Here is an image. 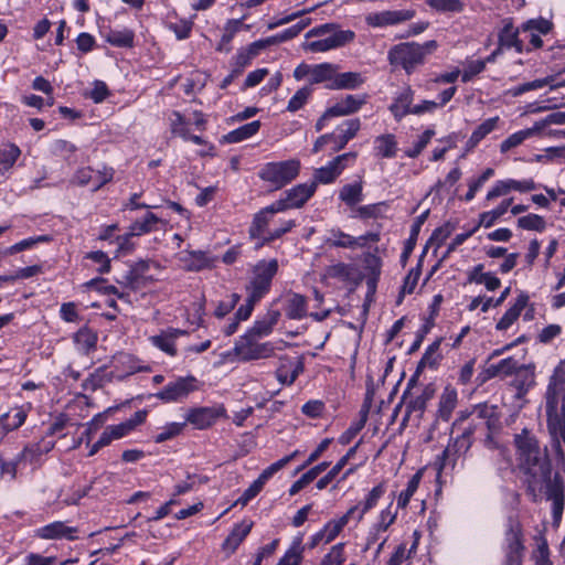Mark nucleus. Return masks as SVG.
Returning <instances> with one entry per match:
<instances>
[{
    "instance_id": "1",
    "label": "nucleus",
    "mask_w": 565,
    "mask_h": 565,
    "mask_svg": "<svg viewBox=\"0 0 565 565\" xmlns=\"http://www.w3.org/2000/svg\"><path fill=\"white\" fill-rule=\"evenodd\" d=\"M514 440L527 491L534 501L542 493L552 501L553 524L558 526L564 511V486L558 473L552 477V467L546 449H541L536 438L526 429L516 435Z\"/></svg>"
},
{
    "instance_id": "2",
    "label": "nucleus",
    "mask_w": 565,
    "mask_h": 565,
    "mask_svg": "<svg viewBox=\"0 0 565 565\" xmlns=\"http://www.w3.org/2000/svg\"><path fill=\"white\" fill-rule=\"evenodd\" d=\"M547 428L552 446L565 459V360L561 361L550 379L546 391Z\"/></svg>"
},
{
    "instance_id": "3",
    "label": "nucleus",
    "mask_w": 565,
    "mask_h": 565,
    "mask_svg": "<svg viewBox=\"0 0 565 565\" xmlns=\"http://www.w3.org/2000/svg\"><path fill=\"white\" fill-rule=\"evenodd\" d=\"M437 46L435 40L423 44L416 42L399 43L388 50L387 60L391 66L401 67L409 75L417 66L424 64L426 56L431 54Z\"/></svg>"
},
{
    "instance_id": "4",
    "label": "nucleus",
    "mask_w": 565,
    "mask_h": 565,
    "mask_svg": "<svg viewBox=\"0 0 565 565\" xmlns=\"http://www.w3.org/2000/svg\"><path fill=\"white\" fill-rule=\"evenodd\" d=\"M308 35L324 36L323 39L316 40L307 44V50L310 52H327L344 46L355 39V33L353 31L337 30L335 24L332 23L315 28Z\"/></svg>"
},
{
    "instance_id": "5",
    "label": "nucleus",
    "mask_w": 565,
    "mask_h": 565,
    "mask_svg": "<svg viewBox=\"0 0 565 565\" xmlns=\"http://www.w3.org/2000/svg\"><path fill=\"white\" fill-rule=\"evenodd\" d=\"M524 534L520 520L509 516L504 532L503 552L505 565H521L524 556Z\"/></svg>"
},
{
    "instance_id": "6",
    "label": "nucleus",
    "mask_w": 565,
    "mask_h": 565,
    "mask_svg": "<svg viewBox=\"0 0 565 565\" xmlns=\"http://www.w3.org/2000/svg\"><path fill=\"white\" fill-rule=\"evenodd\" d=\"M278 271V262L270 259L259 262L253 270V277L246 287L252 300L259 301L270 290L271 281Z\"/></svg>"
},
{
    "instance_id": "7",
    "label": "nucleus",
    "mask_w": 565,
    "mask_h": 565,
    "mask_svg": "<svg viewBox=\"0 0 565 565\" xmlns=\"http://www.w3.org/2000/svg\"><path fill=\"white\" fill-rule=\"evenodd\" d=\"M300 170V161L290 159L280 162H268L260 170L262 180L274 184L276 188H282L297 178Z\"/></svg>"
},
{
    "instance_id": "8",
    "label": "nucleus",
    "mask_w": 565,
    "mask_h": 565,
    "mask_svg": "<svg viewBox=\"0 0 565 565\" xmlns=\"http://www.w3.org/2000/svg\"><path fill=\"white\" fill-rule=\"evenodd\" d=\"M472 434L473 428H466L460 436L445 448L437 461L439 472L448 468H455L458 457L471 447Z\"/></svg>"
},
{
    "instance_id": "9",
    "label": "nucleus",
    "mask_w": 565,
    "mask_h": 565,
    "mask_svg": "<svg viewBox=\"0 0 565 565\" xmlns=\"http://www.w3.org/2000/svg\"><path fill=\"white\" fill-rule=\"evenodd\" d=\"M198 380L194 376L178 377L168 383L154 394L163 403H179L184 401L192 392L198 390Z\"/></svg>"
},
{
    "instance_id": "10",
    "label": "nucleus",
    "mask_w": 565,
    "mask_h": 565,
    "mask_svg": "<svg viewBox=\"0 0 565 565\" xmlns=\"http://www.w3.org/2000/svg\"><path fill=\"white\" fill-rule=\"evenodd\" d=\"M255 339V337L245 333L236 341L234 351L241 360L265 359L274 353V347L270 342L257 343Z\"/></svg>"
},
{
    "instance_id": "11",
    "label": "nucleus",
    "mask_w": 565,
    "mask_h": 565,
    "mask_svg": "<svg viewBox=\"0 0 565 565\" xmlns=\"http://www.w3.org/2000/svg\"><path fill=\"white\" fill-rule=\"evenodd\" d=\"M416 14L415 10H385L372 12L365 17V22L372 28L393 26L412 20Z\"/></svg>"
},
{
    "instance_id": "12",
    "label": "nucleus",
    "mask_w": 565,
    "mask_h": 565,
    "mask_svg": "<svg viewBox=\"0 0 565 565\" xmlns=\"http://www.w3.org/2000/svg\"><path fill=\"white\" fill-rule=\"evenodd\" d=\"M113 179V170L95 171L89 167L78 169L74 174L72 182L77 185H88L92 183L93 191L99 190L104 184Z\"/></svg>"
},
{
    "instance_id": "13",
    "label": "nucleus",
    "mask_w": 565,
    "mask_h": 565,
    "mask_svg": "<svg viewBox=\"0 0 565 565\" xmlns=\"http://www.w3.org/2000/svg\"><path fill=\"white\" fill-rule=\"evenodd\" d=\"M305 365L302 358L281 356L279 366L276 371L277 380L282 385H291L296 379L303 372Z\"/></svg>"
},
{
    "instance_id": "14",
    "label": "nucleus",
    "mask_w": 565,
    "mask_h": 565,
    "mask_svg": "<svg viewBox=\"0 0 565 565\" xmlns=\"http://www.w3.org/2000/svg\"><path fill=\"white\" fill-rule=\"evenodd\" d=\"M77 529L67 526L62 521H55L41 526L35 530L34 534L36 537L42 540H68L74 541L76 539Z\"/></svg>"
},
{
    "instance_id": "15",
    "label": "nucleus",
    "mask_w": 565,
    "mask_h": 565,
    "mask_svg": "<svg viewBox=\"0 0 565 565\" xmlns=\"http://www.w3.org/2000/svg\"><path fill=\"white\" fill-rule=\"evenodd\" d=\"M223 414V407H199L188 413L186 420L198 429H205L212 426Z\"/></svg>"
},
{
    "instance_id": "16",
    "label": "nucleus",
    "mask_w": 565,
    "mask_h": 565,
    "mask_svg": "<svg viewBox=\"0 0 565 565\" xmlns=\"http://www.w3.org/2000/svg\"><path fill=\"white\" fill-rule=\"evenodd\" d=\"M367 96L363 95H347L341 100H338L333 106L328 108V115L335 117L349 116L356 113L365 103Z\"/></svg>"
},
{
    "instance_id": "17",
    "label": "nucleus",
    "mask_w": 565,
    "mask_h": 565,
    "mask_svg": "<svg viewBox=\"0 0 565 565\" xmlns=\"http://www.w3.org/2000/svg\"><path fill=\"white\" fill-rule=\"evenodd\" d=\"M28 417V411L23 406H17L0 416V439L8 433L20 428Z\"/></svg>"
},
{
    "instance_id": "18",
    "label": "nucleus",
    "mask_w": 565,
    "mask_h": 565,
    "mask_svg": "<svg viewBox=\"0 0 565 565\" xmlns=\"http://www.w3.org/2000/svg\"><path fill=\"white\" fill-rule=\"evenodd\" d=\"M361 128V121L359 118L345 120L341 126L338 127V134H333L331 139L334 143L333 151H340L347 143L353 139Z\"/></svg>"
},
{
    "instance_id": "19",
    "label": "nucleus",
    "mask_w": 565,
    "mask_h": 565,
    "mask_svg": "<svg viewBox=\"0 0 565 565\" xmlns=\"http://www.w3.org/2000/svg\"><path fill=\"white\" fill-rule=\"evenodd\" d=\"M184 334H186V331L184 330L168 329L162 331L160 334L150 337L149 340L156 348L171 356H174L177 354L175 340Z\"/></svg>"
},
{
    "instance_id": "20",
    "label": "nucleus",
    "mask_w": 565,
    "mask_h": 565,
    "mask_svg": "<svg viewBox=\"0 0 565 565\" xmlns=\"http://www.w3.org/2000/svg\"><path fill=\"white\" fill-rule=\"evenodd\" d=\"M280 318V311L276 309H269L266 315L256 320L253 327L246 332L255 338H264L273 332L274 327L277 324Z\"/></svg>"
},
{
    "instance_id": "21",
    "label": "nucleus",
    "mask_w": 565,
    "mask_h": 565,
    "mask_svg": "<svg viewBox=\"0 0 565 565\" xmlns=\"http://www.w3.org/2000/svg\"><path fill=\"white\" fill-rule=\"evenodd\" d=\"M344 526H345L344 520H340V519L330 520L329 522H327L324 524V526L319 532H317L315 535H312L309 547L313 548L317 545H319L321 542L330 543L340 534V532L342 531V529Z\"/></svg>"
},
{
    "instance_id": "22",
    "label": "nucleus",
    "mask_w": 565,
    "mask_h": 565,
    "mask_svg": "<svg viewBox=\"0 0 565 565\" xmlns=\"http://www.w3.org/2000/svg\"><path fill=\"white\" fill-rule=\"evenodd\" d=\"M529 296L525 292H521L515 303L510 307L502 318L498 321L495 329L499 331L508 330L520 317L522 310L527 306Z\"/></svg>"
},
{
    "instance_id": "23",
    "label": "nucleus",
    "mask_w": 565,
    "mask_h": 565,
    "mask_svg": "<svg viewBox=\"0 0 565 565\" xmlns=\"http://www.w3.org/2000/svg\"><path fill=\"white\" fill-rule=\"evenodd\" d=\"M413 99L414 92L411 87H406L395 97L393 104L390 106V110L397 121L402 120L406 115L413 114Z\"/></svg>"
},
{
    "instance_id": "24",
    "label": "nucleus",
    "mask_w": 565,
    "mask_h": 565,
    "mask_svg": "<svg viewBox=\"0 0 565 565\" xmlns=\"http://www.w3.org/2000/svg\"><path fill=\"white\" fill-rule=\"evenodd\" d=\"M364 83V78L361 73L358 72H345L338 73L335 71L334 78L329 85L331 90L340 89H356Z\"/></svg>"
},
{
    "instance_id": "25",
    "label": "nucleus",
    "mask_w": 565,
    "mask_h": 565,
    "mask_svg": "<svg viewBox=\"0 0 565 565\" xmlns=\"http://www.w3.org/2000/svg\"><path fill=\"white\" fill-rule=\"evenodd\" d=\"M316 192V183H302L287 192V200L292 209L301 207Z\"/></svg>"
},
{
    "instance_id": "26",
    "label": "nucleus",
    "mask_w": 565,
    "mask_h": 565,
    "mask_svg": "<svg viewBox=\"0 0 565 565\" xmlns=\"http://www.w3.org/2000/svg\"><path fill=\"white\" fill-rule=\"evenodd\" d=\"M253 523L243 521L234 526L230 535L223 543V548L234 553L244 539L249 534Z\"/></svg>"
},
{
    "instance_id": "27",
    "label": "nucleus",
    "mask_w": 565,
    "mask_h": 565,
    "mask_svg": "<svg viewBox=\"0 0 565 565\" xmlns=\"http://www.w3.org/2000/svg\"><path fill=\"white\" fill-rule=\"evenodd\" d=\"M518 35L519 29H515L510 20L504 21V26L499 33L500 45L507 49L514 47L518 53H522L523 43Z\"/></svg>"
},
{
    "instance_id": "28",
    "label": "nucleus",
    "mask_w": 565,
    "mask_h": 565,
    "mask_svg": "<svg viewBox=\"0 0 565 565\" xmlns=\"http://www.w3.org/2000/svg\"><path fill=\"white\" fill-rule=\"evenodd\" d=\"M374 152L379 158H394L397 153V141L394 135L385 134L374 140Z\"/></svg>"
},
{
    "instance_id": "29",
    "label": "nucleus",
    "mask_w": 565,
    "mask_h": 565,
    "mask_svg": "<svg viewBox=\"0 0 565 565\" xmlns=\"http://www.w3.org/2000/svg\"><path fill=\"white\" fill-rule=\"evenodd\" d=\"M335 71H338V65L332 63L312 65L310 84L324 83V87L329 89V85L334 78Z\"/></svg>"
},
{
    "instance_id": "30",
    "label": "nucleus",
    "mask_w": 565,
    "mask_h": 565,
    "mask_svg": "<svg viewBox=\"0 0 565 565\" xmlns=\"http://www.w3.org/2000/svg\"><path fill=\"white\" fill-rule=\"evenodd\" d=\"M472 414L476 415L477 418L486 420L489 431L497 429L500 425V416L498 406L495 405L487 403L478 404L475 406Z\"/></svg>"
},
{
    "instance_id": "31",
    "label": "nucleus",
    "mask_w": 565,
    "mask_h": 565,
    "mask_svg": "<svg viewBox=\"0 0 565 565\" xmlns=\"http://www.w3.org/2000/svg\"><path fill=\"white\" fill-rule=\"evenodd\" d=\"M285 312L289 319H303L307 316L306 297L299 294H291L286 300Z\"/></svg>"
},
{
    "instance_id": "32",
    "label": "nucleus",
    "mask_w": 565,
    "mask_h": 565,
    "mask_svg": "<svg viewBox=\"0 0 565 565\" xmlns=\"http://www.w3.org/2000/svg\"><path fill=\"white\" fill-rule=\"evenodd\" d=\"M457 405V392L454 388L446 387L440 395L437 417L448 422Z\"/></svg>"
},
{
    "instance_id": "33",
    "label": "nucleus",
    "mask_w": 565,
    "mask_h": 565,
    "mask_svg": "<svg viewBox=\"0 0 565 565\" xmlns=\"http://www.w3.org/2000/svg\"><path fill=\"white\" fill-rule=\"evenodd\" d=\"M521 367L522 365L516 360H514L513 358H507L501 360L497 364H491L490 366H488L486 373L487 377H507L516 373Z\"/></svg>"
},
{
    "instance_id": "34",
    "label": "nucleus",
    "mask_w": 565,
    "mask_h": 565,
    "mask_svg": "<svg viewBox=\"0 0 565 565\" xmlns=\"http://www.w3.org/2000/svg\"><path fill=\"white\" fill-rule=\"evenodd\" d=\"M435 392H436V390L433 384L426 385L425 388L423 390V392L418 396L411 399L406 404L407 415H409L412 413H418V415L422 417L426 409L427 402L433 398V396L435 395Z\"/></svg>"
},
{
    "instance_id": "35",
    "label": "nucleus",
    "mask_w": 565,
    "mask_h": 565,
    "mask_svg": "<svg viewBox=\"0 0 565 565\" xmlns=\"http://www.w3.org/2000/svg\"><path fill=\"white\" fill-rule=\"evenodd\" d=\"M54 446L55 441L42 439L39 443L26 445L21 452V457L30 462L38 461L43 455L50 452Z\"/></svg>"
},
{
    "instance_id": "36",
    "label": "nucleus",
    "mask_w": 565,
    "mask_h": 565,
    "mask_svg": "<svg viewBox=\"0 0 565 565\" xmlns=\"http://www.w3.org/2000/svg\"><path fill=\"white\" fill-rule=\"evenodd\" d=\"M271 215L267 213V210L262 209L254 215L253 222L249 226L248 234L253 239H258V242L263 241V237H266L265 231L271 220Z\"/></svg>"
},
{
    "instance_id": "37",
    "label": "nucleus",
    "mask_w": 565,
    "mask_h": 565,
    "mask_svg": "<svg viewBox=\"0 0 565 565\" xmlns=\"http://www.w3.org/2000/svg\"><path fill=\"white\" fill-rule=\"evenodd\" d=\"M329 465H330L329 462L323 461V462H320L319 465L312 467L311 469H309L297 481H295L291 484V487L289 489V494L290 495L297 494L306 486H308L310 482H312L320 473H322L329 467Z\"/></svg>"
},
{
    "instance_id": "38",
    "label": "nucleus",
    "mask_w": 565,
    "mask_h": 565,
    "mask_svg": "<svg viewBox=\"0 0 565 565\" xmlns=\"http://www.w3.org/2000/svg\"><path fill=\"white\" fill-rule=\"evenodd\" d=\"M134 32L127 28L121 30L110 29L105 34L106 42L116 47H131L134 45Z\"/></svg>"
},
{
    "instance_id": "39",
    "label": "nucleus",
    "mask_w": 565,
    "mask_h": 565,
    "mask_svg": "<svg viewBox=\"0 0 565 565\" xmlns=\"http://www.w3.org/2000/svg\"><path fill=\"white\" fill-rule=\"evenodd\" d=\"M259 128H260V121L254 120L252 122H248V124H245V125L238 127L237 129L230 131L225 136V140L230 143L241 142V141L246 140V139L253 137L254 135H256L258 132Z\"/></svg>"
},
{
    "instance_id": "40",
    "label": "nucleus",
    "mask_w": 565,
    "mask_h": 565,
    "mask_svg": "<svg viewBox=\"0 0 565 565\" xmlns=\"http://www.w3.org/2000/svg\"><path fill=\"white\" fill-rule=\"evenodd\" d=\"M385 493V487L383 483L375 486L366 495L365 500L360 502V509L358 515L355 516V522L359 523L364 515L372 510L379 502V500Z\"/></svg>"
},
{
    "instance_id": "41",
    "label": "nucleus",
    "mask_w": 565,
    "mask_h": 565,
    "mask_svg": "<svg viewBox=\"0 0 565 565\" xmlns=\"http://www.w3.org/2000/svg\"><path fill=\"white\" fill-rule=\"evenodd\" d=\"M162 221L153 213L148 212L142 218L135 221L129 230L130 235L140 236L157 230L156 225Z\"/></svg>"
},
{
    "instance_id": "42",
    "label": "nucleus",
    "mask_w": 565,
    "mask_h": 565,
    "mask_svg": "<svg viewBox=\"0 0 565 565\" xmlns=\"http://www.w3.org/2000/svg\"><path fill=\"white\" fill-rule=\"evenodd\" d=\"M21 154V150L14 143H9L0 148V172L9 171Z\"/></svg>"
},
{
    "instance_id": "43",
    "label": "nucleus",
    "mask_w": 565,
    "mask_h": 565,
    "mask_svg": "<svg viewBox=\"0 0 565 565\" xmlns=\"http://www.w3.org/2000/svg\"><path fill=\"white\" fill-rule=\"evenodd\" d=\"M535 134H537V127H534V126L531 128L523 129V130L512 134L511 136H509L507 139H504L501 142V145H500L501 152H503V153L508 152L512 148L520 146L524 140L534 136Z\"/></svg>"
},
{
    "instance_id": "44",
    "label": "nucleus",
    "mask_w": 565,
    "mask_h": 565,
    "mask_svg": "<svg viewBox=\"0 0 565 565\" xmlns=\"http://www.w3.org/2000/svg\"><path fill=\"white\" fill-rule=\"evenodd\" d=\"M499 122V117H492L486 119L483 122H481L471 134L468 145L470 147H476L486 136H488L490 132H492Z\"/></svg>"
},
{
    "instance_id": "45",
    "label": "nucleus",
    "mask_w": 565,
    "mask_h": 565,
    "mask_svg": "<svg viewBox=\"0 0 565 565\" xmlns=\"http://www.w3.org/2000/svg\"><path fill=\"white\" fill-rule=\"evenodd\" d=\"M74 341L81 351L88 353L90 350L96 348L97 334L88 328H81L75 333Z\"/></svg>"
},
{
    "instance_id": "46",
    "label": "nucleus",
    "mask_w": 565,
    "mask_h": 565,
    "mask_svg": "<svg viewBox=\"0 0 565 565\" xmlns=\"http://www.w3.org/2000/svg\"><path fill=\"white\" fill-rule=\"evenodd\" d=\"M511 202L512 199L504 200L500 203V205H498L492 211L481 213L479 223L477 225L478 228L480 226H484L487 228L491 227L499 217L507 213L509 206L511 205Z\"/></svg>"
},
{
    "instance_id": "47",
    "label": "nucleus",
    "mask_w": 565,
    "mask_h": 565,
    "mask_svg": "<svg viewBox=\"0 0 565 565\" xmlns=\"http://www.w3.org/2000/svg\"><path fill=\"white\" fill-rule=\"evenodd\" d=\"M339 198L349 206L358 204L362 201V184L353 183L343 185L340 190Z\"/></svg>"
},
{
    "instance_id": "48",
    "label": "nucleus",
    "mask_w": 565,
    "mask_h": 565,
    "mask_svg": "<svg viewBox=\"0 0 565 565\" xmlns=\"http://www.w3.org/2000/svg\"><path fill=\"white\" fill-rule=\"evenodd\" d=\"M181 260L185 264L186 269L192 271H199L209 265L205 253L201 250L189 252L181 257Z\"/></svg>"
},
{
    "instance_id": "49",
    "label": "nucleus",
    "mask_w": 565,
    "mask_h": 565,
    "mask_svg": "<svg viewBox=\"0 0 565 565\" xmlns=\"http://www.w3.org/2000/svg\"><path fill=\"white\" fill-rule=\"evenodd\" d=\"M422 479V472L418 471L408 480L407 487L404 491H402L397 498V508L405 509L409 503L411 498L414 495L416 490L418 489L419 482Z\"/></svg>"
},
{
    "instance_id": "50",
    "label": "nucleus",
    "mask_w": 565,
    "mask_h": 565,
    "mask_svg": "<svg viewBox=\"0 0 565 565\" xmlns=\"http://www.w3.org/2000/svg\"><path fill=\"white\" fill-rule=\"evenodd\" d=\"M302 559L301 537L294 541L277 565H299Z\"/></svg>"
},
{
    "instance_id": "51",
    "label": "nucleus",
    "mask_w": 565,
    "mask_h": 565,
    "mask_svg": "<svg viewBox=\"0 0 565 565\" xmlns=\"http://www.w3.org/2000/svg\"><path fill=\"white\" fill-rule=\"evenodd\" d=\"M331 246L342 247V248H355L358 241L355 237L340 231L332 230L330 232V237L327 241Z\"/></svg>"
},
{
    "instance_id": "52",
    "label": "nucleus",
    "mask_w": 565,
    "mask_h": 565,
    "mask_svg": "<svg viewBox=\"0 0 565 565\" xmlns=\"http://www.w3.org/2000/svg\"><path fill=\"white\" fill-rule=\"evenodd\" d=\"M354 450L355 448L350 449V451L345 456H343L326 476L318 480V482L316 483L317 489H324L340 473V471L347 465L350 455L354 452Z\"/></svg>"
},
{
    "instance_id": "53",
    "label": "nucleus",
    "mask_w": 565,
    "mask_h": 565,
    "mask_svg": "<svg viewBox=\"0 0 565 565\" xmlns=\"http://www.w3.org/2000/svg\"><path fill=\"white\" fill-rule=\"evenodd\" d=\"M440 343L441 339H437L426 349L420 359L422 365H427L430 369H436L438 366L441 360V354L439 353Z\"/></svg>"
},
{
    "instance_id": "54",
    "label": "nucleus",
    "mask_w": 565,
    "mask_h": 565,
    "mask_svg": "<svg viewBox=\"0 0 565 565\" xmlns=\"http://www.w3.org/2000/svg\"><path fill=\"white\" fill-rule=\"evenodd\" d=\"M157 266V264L149 259H140L136 262L130 270L125 276L128 285H134L140 277L143 276L150 269V266Z\"/></svg>"
},
{
    "instance_id": "55",
    "label": "nucleus",
    "mask_w": 565,
    "mask_h": 565,
    "mask_svg": "<svg viewBox=\"0 0 565 565\" xmlns=\"http://www.w3.org/2000/svg\"><path fill=\"white\" fill-rule=\"evenodd\" d=\"M298 450H295L292 454L285 456L278 461L271 463L263 472L258 476V479L265 484L276 472L282 469L286 465H288L297 455Z\"/></svg>"
},
{
    "instance_id": "56",
    "label": "nucleus",
    "mask_w": 565,
    "mask_h": 565,
    "mask_svg": "<svg viewBox=\"0 0 565 565\" xmlns=\"http://www.w3.org/2000/svg\"><path fill=\"white\" fill-rule=\"evenodd\" d=\"M312 94V89L309 86H305L298 89L295 95L289 99L287 105V111L296 113L301 109L308 102Z\"/></svg>"
},
{
    "instance_id": "57",
    "label": "nucleus",
    "mask_w": 565,
    "mask_h": 565,
    "mask_svg": "<svg viewBox=\"0 0 565 565\" xmlns=\"http://www.w3.org/2000/svg\"><path fill=\"white\" fill-rule=\"evenodd\" d=\"M338 177L339 171L329 162L327 166L315 170L313 180L310 183H316V186L318 183L328 184L332 183Z\"/></svg>"
},
{
    "instance_id": "58",
    "label": "nucleus",
    "mask_w": 565,
    "mask_h": 565,
    "mask_svg": "<svg viewBox=\"0 0 565 565\" xmlns=\"http://www.w3.org/2000/svg\"><path fill=\"white\" fill-rule=\"evenodd\" d=\"M518 225L523 230L542 232L546 226V222L537 214H527L518 220Z\"/></svg>"
},
{
    "instance_id": "59",
    "label": "nucleus",
    "mask_w": 565,
    "mask_h": 565,
    "mask_svg": "<svg viewBox=\"0 0 565 565\" xmlns=\"http://www.w3.org/2000/svg\"><path fill=\"white\" fill-rule=\"evenodd\" d=\"M295 221L288 220L284 221L280 226L274 228L273 231H269L267 233L266 237H263V241L256 243V248L263 247L265 244L270 243L279 237H281L284 234L288 233L294 226Z\"/></svg>"
},
{
    "instance_id": "60",
    "label": "nucleus",
    "mask_w": 565,
    "mask_h": 565,
    "mask_svg": "<svg viewBox=\"0 0 565 565\" xmlns=\"http://www.w3.org/2000/svg\"><path fill=\"white\" fill-rule=\"evenodd\" d=\"M552 22L544 18L532 19L523 23V32H534L537 34H547L552 30Z\"/></svg>"
},
{
    "instance_id": "61",
    "label": "nucleus",
    "mask_w": 565,
    "mask_h": 565,
    "mask_svg": "<svg viewBox=\"0 0 565 565\" xmlns=\"http://www.w3.org/2000/svg\"><path fill=\"white\" fill-rule=\"evenodd\" d=\"M428 6L441 12H460L463 9L461 0H428Z\"/></svg>"
},
{
    "instance_id": "62",
    "label": "nucleus",
    "mask_w": 565,
    "mask_h": 565,
    "mask_svg": "<svg viewBox=\"0 0 565 565\" xmlns=\"http://www.w3.org/2000/svg\"><path fill=\"white\" fill-rule=\"evenodd\" d=\"M434 135L435 131L433 129H426L418 138V140L413 145V147L405 151V154L408 158H417L429 143Z\"/></svg>"
},
{
    "instance_id": "63",
    "label": "nucleus",
    "mask_w": 565,
    "mask_h": 565,
    "mask_svg": "<svg viewBox=\"0 0 565 565\" xmlns=\"http://www.w3.org/2000/svg\"><path fill=\"white\" fill-rule=\"evenodd\" d=\"M344 561V543H338L331 547L321 562L323 565H342Z\"/></svg>"
},
{
    "instance_id": "64",
    "label": "nucleus",
    "mask_w": 565,
    "mask_h": 565,
    "mask_svg": "<svg viewBox=\"0 0 565 565\" xmlns=\"http://www.w3.org/2000/svg\"><path fill=\"white\" fill-rule=\"evenodd\" d=\"M550 125H565V111L556 110L548 114L542 120H539L534 124V127H537V134L543 131Z\"/></svg>"
}]
</instances>
